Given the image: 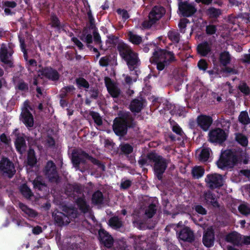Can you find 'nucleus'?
I'll return each mask as SVG.
<instances>
[{"mask_svg": "<svg viewBox=\"0 0 250 250\" xmlns=\"http://www.w3.org/2000/svg\"><path fill=\"white\" fill-rule=\"evenodd\" d=\"M207 14L211 18H216L221 14L220 10L214 8H210L207 11Z\"/></svg>", "mask_w": 250, "mask_h": 250, "instance_id": "nucleus-44", "label": "nucleus"}, {"mask_svg": "<svg viewBox=\"0 0 250 250\" xmlns=\"http://www.w3.org/2000/svg\"><path fill=\"white\" fill-rule=\"evenodd\" d=\"M4 5L7 7L14 8L16 6L17 4L14 1H6L4 2Z\"/></svg>", "mask_w": 250, "mask_h": 250, "instance_id": "nucleus-63", "label": "nucleus"}, {"mask_svg": "<svg viewBox=\"0 0 250 250\" xmlns=\"http://www.w3.org/2000/svg\"><path fill=\"white\" fill-rule=\"evenodd\" d=\"M179 237L180 239L188 242H192L194 240V234L188 228L183 229L179 233Z\"/></svg>", "mask_w": 250, "mask_h": 250, "instance_id": "nucleus-22", "label": "nucleus"}, {"mask_svg": "<svg viewBox=\"0 0 250 250\" xmlns=\"http://www.w3.org/2000/svg\"><path fill=\"white\" fill-rule=\"evenodd\" d=\"M0 170L9 178L12 177L16 172L13 163L6 157H2L0 161Z\"/></svg>", "mask_w": 250, "mask_h": 250, "instance_id": "nucleus-8", "label": "nucleus"}, {"mask_svg": "<svg viewBox=\"0 0 250 250\" xmlns=\"http://www.w3.org/2000/svg\"><path fill=\"white\" fill-rule=\"evenodd\" d=\"M149 160L152 161L154 164V170L157 178L161 180L163 178V174L164 173L167 165V161L162 156L154 153L147 154Z\"/></svg>", "mask_w": 250, "mask_h": 250, "instance_id": "nucleus-6", "label": "nucleus"}, {"mask_svg": "<svg viewBox=\"0 0 250 250\" xmlns=\"http://www.w3.org/2000/svg\"><path fill=\"white\" fill-rule=\"evenodd\" d=\"M223 71L228 73H232L236 74L237 73V71L236 69L231 68L229 67H226L223 69Z\"/></svg>", "mask_w": 250, "mask_h": 250, "instance_id": "nucleus-61", "label": "nucleus"}, {"mask_svg": "<svg viewBox=\"0 0 250 250\" xmlns=\"http://www.w3.org/2000/svg\"><path fill=\"white\" fill-rule=\"evenodd\" d=\"M99 235V240L102 244L108 248L112 247L113 244V239L108 233L104 230H100Z\"/></svg>", "mask_w": 250, "mask_h": 250, "instance_id": "nucleus-16", "label": "nucleus"}, {"mask_svg": "<svg viewBox=\"0 0 250 250\" xmlns=\"http://www.w3.org/2000/svg\"><path fill=\"white\" fill-rule=\"evenodd\" d=\"M109 225L114 229H119L122 227V221L117 217L114 216L109 220Z\"/></svg>", "mask_w": 250, "mask_h": 250, "instance_id": "nucleus-33", "label": "nucleus"}, {"mask_svg": "<svg viewBox=\"0 0 250 250\" xmlns=\"http://www.w3.org/2000/svg\"><path fill=\"white\" fill-rule=\"evenodd\" d=\"M242 245H250V235L242 236Z\"/></svg>", "mask_w": 250, "mask_h": 250, "instance_id": "nucleus-59", "label": "nucleus"}, {"mask_svg": "<svg viewBox=\"0 0 250 250\" xmlns=\"http://www.w3.org/2000/svg\"><path fill=\"white\" fill-rule=\"evenodd\" d=\"M211 50V45L207 42H204L198 45L197 51L202 56H206Z\"/></svg>", "mask_w": 250, "mask_h": 250, "instance_id": "nucleus-24", "label": "nucleus"}, {"mask_svg": "<svg viewBox=\"0 0 250 250\" xmlns=\"http://www.w3.org/2000/svg\"><path fill=\"white\" fill-rule=\"evenodd\" d=\"M19 205L22 211L29 217L34 218L37 215V213L35 210L29 208L24 204L20 203Z\"/></svg>", "mask_w": 250, "mask_h": 250, "instance_id": "nucleus-30", "label": "nucleus"}, {"mask_svg": "<svg viewBox=\"0 0 250 250\" xmlns=\"http://www.w3.org/2000/svg\"><path fill=\"white\" fill-rule=\"evenodd\" d=\"M77 204L80 209L84 213H89L90 212V208L89 206L87 204L85 200L83 198H78L76 201Z\"/></svg>", "mask_w": 250, "mask_h": 250, "instance_id": "nucleus-25", "label": "nucleus"}, {"mask_svg": "<svg viewBox=\"0 0 250 250\" xmlns=\"http://www.w3.org/2000/svg\"><path fill=\"white\" fill-rule=\"evenodd\" d=\"M242 154L244 153L230 150H226L222 154L217 162L218 167L221 168L227 167H231L238 162L241 161V157Z\"/></svg>", "mask_w": 250, "mask_h": 250, "instance_id": "nucleus-3", "label": "nucleus"}, {"mask_svg": "<svg viewBox=\"0 0 250 250\" xmlns=\"http://www.w3.org/2000/svg\"><path fill=\"white\" fill-rule=\"evenodd\" d=\"M212 122V118L208 116L201 115L197 118L198 125L205 131H207L208 129Z\"/></svg>", "mask_w": 250, "mask_h": 250, "instance_id": "nucleus-19", "label": "nucleus"}, {"mask_svg": "<svg viewBox=\"0 0 250 250\" xmlns=\"http://www.w3.org/2000/svg\"><path fill=\"white\" fill-rule=\"evenodd\" d=\"M124 59L126 62L127 64L131 70L134 69L139 61L137 54L134 52L133 50L126 56Z\"/></svg>", "mask_w": 250, "mask_h": 250, "instance_id": "nucleus-17", "label": "nucleus"}, {"mask_svg": "<svg viewBox=\"0 0 250 250\" xmlns=\"http://www.w3.org/2000/svg\"><path fill=\"white\" fill-rule=\"evenodd\" d=\"M93 36L95 42L97 44H100L101 42V40L99 34L96 31H94Z\"/></svg>", "mask_w": 250, "mask_h": 250, "instance_id": "nucleus-60", "label": "nucleus"}, {"mask_svg": "<svg viewBox=\"0 0 250 250\" xmlns=\"http://www.w3.org/2000/svg\"><path fill=\"white\" fill-rule=\"evenodd\" d=\"M205 182L207 187L210 189H214L223 185V178L221 175L214 173L208 174Z\"/></svg>", "mask_w": 250, "mask_h": 250, "instance_id": "nucleus-9", "label": "nucleus"}, {"mask_svg": "<svg viewBox=\"0 0 250 250\" xmlns=\"http://www.w3.org/2000/svg\"><path fill=\"white\" fill-rule=\"evenodd\" d=\"M179 10L184 17H189L196 11L195 7L187 2H180L179 3Z\"/></svg>", "mask_w": 250, "mask_h": 250, "instance_id": "nucleus-12", "label": "nucleus"}, {"mask_svg": "<svg viewBox=\"0 0 250 250\" xmlns=\"http://www.w3.org/2000/svg\"><path fill=\"white\" fill-rule=\"evenodd\" d=\"M15 144L17 150L21 154H22L25 151L26 145L25 139L23 137L21 136H17L15 140Z\"/></svg>", "mask_w": 250, "mask_h": 250, "instance_id": "nucleus-23", "label": "nucleus"}, {"mask_svg": "<svg viewBox=\"0 0 250 250\" xmlns=\"http://www.w3.org/2000/svg\"><path fill=\"white\" fill-rule=\"evenodd\" d=\"M117 12L125 20H126L129 18V15L127 11L125 9H118Z\"/></svg>", "mask_w": 250, "mask_h": 250, "instance_id": "nucleus-51", "label": "nucleus"}, {"mask_svg": "<svg viewBox=\"0 0 250 250\" xmlns=\"http://www.w3.org/2000/svg\"><path fill=\"white\" fill-rule=\"evenodd\" d=\"M143 102L138 99L133 100L130 103V109L132 112H139L143 108Z\"/></svg>", "mask_w": 250, "mask_h": 250, "instance_id": "nucleus-27", "label": "nucleus"}, {"mask_svg": "<svg viewBox=\"0 0 250 250\" xmlns=\"http://www.w3.org/2000/svg\"><path fill=\"white\" fill-rule=\"evenodd\" d=\"M175 61L173 53L165 50L155 51L150 59L151 63H155L158 70L161 71L167 67L171 63Z\"/></svg>", "mask_w": 250, "mask_h": 250, "instance_id": "nucleus-1", "label": "nucleus"}, {"mask_svg": "<svg viewBox=\"0 0 250 250\" xmlns=\"http://www.w3.org/2000/svg\"><path fill=\"white\" fill-rule=\"evenodd\" d=\"M11 56V53H8L7 49L4 46H2L0 51V59L4 64H7L9 67H14L13 63L9 59Z\"/></svg>", "mask_w": 250, "mask_h": 250, "instance_id": "nucleus-18", "label": "nucleus"}, {"mask_svg": "<svg viewBox=\"0 0 250 250\" xmlns=\"http://www.w3.org/2000/svg\"><path fill=\"white\" fill-rule=\"evenodd\" d=\"M198 66L200 69L205 70L207 68V63L204 60H201L198 63Z\"/></svg>", "mask_w": 250, "mask_h": 250, "instance_id": "nucleus-56", "label": "nucleus"}, {"mask_svg": "<svg viewBox=\"0 0 250 250\" xmlns=\"http://www.w3.org/2000/svg\"><path fill=\"white\" fill-rule=\"evenodd\" d=\"M20 190L22 195L27 198H29L33 196L30 189L25 184L21 186Z\"/></svg>", "mask_w": 250, "mask_h": 250, "instance_id": "nucleus-41", "label": "nucleus"}, {"mask_svg": "<svg viewBox=\"0 0 250 250\" xmlns=\"http://www.w3.org/2000/svg\"><path fill=\"white\" fill-rule=\"evenodd\" d=\"M239 90L245 95H249L250 93V89L245 83H241L238 86Z\"/></svg>", "mask_w": 250, "mask_h": 250, "instance_id": "nucleus-49", "label": "nucleus"}, {"mask_svg": "<svg viewBox=\"0 0 250 250\" xmlns=\"http://www.w3.org/2000/svg\"><path fill=\"white\" fill-rule=\"evenodd\" d=\"M19 38H20V43H21V48L22 50L23 51V52L24 53V58H25V59L26 60H27V54L26 50L25 49V43H24V41L23 39H22L20 36H19Z\"/></svg>", "mask_w": 250, "mask_h": 250, "instance_id": "nucleus-53", "label": "nucleus"}, {"mask_svg": "<svg viewBox=\"0 0 250 250\" xmlns=\"http://www.w3.org/2000/svg\"><path fill=\"white\" fill-rule=\"evenodd\" d=\"M33 184L34 188L38 189L39 190L46 191L47 190L46 185L40 177L35 179L33 181Z\"/></svg>", "mask_w": 250, "mask_h": 250, "instance_id": "nucleus-29", "label": "nucleus"}, {"mask_svg": "<svg viewBox=\"0 0 250 250\" xmlns=\"http://www.w3.org/2000/svg\"><path fill=\"white\" fill-rule=\"evenodd\" d=\"M235 140L242 146H245L248 145V139L246 136L242 134L238 133L236 134Z\"/></svg>", "mask_w": 250, "mask_h": 250, "instance_id": "nucleus-38", "label": "nucleus"}, {"mask_svg": "<svg viewBox=\"0 0 250 250\" xmlns=\"http://www.w3.org/2000/svg\"><path fill=\"white\" fill-rule=\"evenodd\" d=\"M147 160H149V159L147 155L146 156L142 157L138 161V163L141 167H143L147 164Z\"/></svg>", "mask_w": 250, "mask_h": 250, "instance_id": "nucleus-58", "label": "nucleus"}, {"mask_svg": "<svg viewBox=\"0 0 250 250\" xmlns=\"http://www.w3.org/2000/svg\"><path fill=\"white\" fill-rule=\"evenodd\" d=\"M165 9L159 6H155L149 14L148 21H145L143 26L145 28H149L158 21L165 14Z\"/></svg>", "mask_w": 250, "mask_h": 250, "instance_id": "nucleus-7", "label": "nucleus"}, {"mask_svg": "<svg viewBox=\"0 0 250 250\" xmlns=\"http://www.w3.org/2000/svg\"><path fill=\"white\" fill-rule=\"evenodd\" d=\"M168 38L173 42L178 43L180 39L179 34L174 31H170L168 33Z\"/></svg>", "mask_w": 250, "mask_h": 250, "instance_id": "nucleus-42", "label": "nucleus"}, {"mask_svg": "<svg viewBox=\"0 0 250 250\" xmlns=\"http://www.w3.org/2000/svg\"><path fill=\"white\" fill-rule=\"evenodd\" d=\"M103 193L99 190L94 192L92 195V201L95 204H101L103 203Z\"/></svg>", "mask_w": 250, "mask_h": 250, "instance_id": "nucleus-34", "label": "nucleus"}, {"mask_svg": "<svg viewBox=\"0 0 250 250\" xmlns=\"http://www.w3.org/2000/svg\"><path fill=\"white\" fill-rule=\"evenodd\" d=\"M230 55L228 52L224 51L220 53L219 60L221 63L224 66H226L230 62Z\"/></svg>", "mask_w": 250, "mask_h": 250, "instance_id": "nucleus-32", "label": "nucleus"}, {"mask_svg": "<svg viewBox=\"0 0 250 250\" xmlns=\"http://www.w3.org/2000/svg\"><path fill=\"white\" fill-rule=\"evenodd\" d=\"M117 49L123 59L132 50L130 46L124 43H119L117 46Z\"/></svg>", "mask_w": 250, "mask_h": 250, "instance_id": "nucleus-26", "label": "nucleus"}, {"mask_svg": "<svg viewBox=\"0 0 250 250\" xmlns=\"http://www.w3.org/2000/svg\"><path fill=\"white\" fill-rule=\"evenodd\" d=\"M239 121L243 124H248L250 123V119L247 112H242L239 117Z\"/></svg>", "mask_w": 250, "mask_h": 250, "instance_id": "nucleus-43", "label": "nucleus"}, {"mask_svg": "<svg viewBox=\"0 0 250 250\" xmlns=\"http://www.w3.org/2000/svg\"><path fill=\"white\" fill-rule=\"evenodd\" d=\"M204 169L200 166L195 167L192 170L193 176L195 178H199L203 176Z\"/></svg>", "mask_w": 250, "mask_h": 250, "instance_id": "nucleus-37", "label": "nucleus"}, {"mask_svg": "<svg viewBox=\"0 0 250 250\" xmlns=\"http://www.w3.org/2000/svg\"><path fill=\"white\" fill-rule=\"evenodd\" d=\"M214 240V235L212 227H210L204 232L203 243L207 247L213 245Z\"/></svg>", "mask_w": 250, "mask_h": 250, "instance_id": "nucleus-15", "label": "nucleus"}, {"mask_svg": "<svg viewBox=\"0 0 250 250\" xmlns=\"http://www.w3.org/2000/svg\"><path fill=\"white\" fill-rule=\"evenodd\" d=\"M28 164L31 166H34L37 163V159L35 155V151L33 149L30 148L27 156Z\"/></svg>", "mask_w": 250, "mask_h": 250, "instance_id": "nucleus-35", "label": "nucleus"}, {"mask_svg": "<svg viewBox=\"0 0 250 250\" xmlns=\"http://www.w3.org/2000/svg\"><path fill=\"white\" fill-rule=\"evenodd\" d=\"M62 210L63 212L57 211L52 213L54 220L59 226L67 225L77 217V210L74 208L64 207Z\"/></svg>", "mask_w": 250, "mask_h": 250, "instance_id": "nucleus-2", "label": "nucleus"}, {"mask_svg": "<svg viewBox=\"0 0 250 250\" xmlns=\"http://www.w3.org/2000/svg\"><path fill=\"white\" fill-rule=\"evenodd\" d=\"M216 27L213 25H209L206 27V32L208 34L212 35L214 34L216 32Z\"/></svg>", "mask_w": 250, "mask_h": 250, "instance_id": "nucleus-54", "label": "nucleus"}, {"mask_svg": "<svg viewBox=\"0 0 250 250\" xmlns=\"http://www.w3.org/2000/svg\"><path fill=\"white\" fill-rule=\"evenodd\" d=\"M21 115L22 121L27 127H31L33 126V117L26 107L23 110Z\"/></svg>", "mask_w": 250, "mask_h": 250, "instance_id": "nucleus-20", "label": "nucleus"}, {"mask_svg": "<svg viewBox=\"0 0 250 250\" xmlns=\"http://www.w3.org/2000/svg\"><path fill=\"white\" fill-rule=\"evenodd\" d=\"M204 198L208 204H211L214 207H218V204L215 197L210 191H207L204 193Z\"/></svg>", "mask_w": 250, "mask_h": 250, "instance_id": "nucleus-31", "label": "nucleus"}, {"mask_svg": "<svg viewBox=\"0 0 250 250\" xmlns=\"http://www.w3.org/2000/svg\"><path fill=\"white\" fill-rule=\"evenodd\" d=\"M209 140L211 142L222 143L226 139L225 131L220 128H216L211 131L209 133Z\"/></svg>", "mask_w": 250, "mask_h": 250, "instance_id": "nucleus-11", "label": "nucleus"}, {"mask_svg": "<svg viewBox=\"0 0 250 250\" xmlns=\"http://www.w3.org/2000/svg\"><path fill=\"white\" fill-rule=\"evenodd\" d=\"M76 82L79 87H83L85 88L89 87V85L88 82L83 78L77 79Z\"/></svg>", "mask_w": 250, "mask_h": 250, "instance_id": "nucleus-48", "label": "nucleus"}, {"mask_svg": "<svg viewBox=\"0 0 250 250\" xmlns=\"http://www.w3.org/2000/svg\"><path fill=\"white\" fill-rule=\"evenodd\" d=\"M132 121L129 113H124L120 118L115 119L113 125V130L118 135H125L126 133L127 126L131 125Z\"/></svg>", "mask_w": 250, "mask_h": 250, "instance_id": "nucleus-4", "label": "nucleus"}, {"mask_svg": "<svg viewBox=\"0 0 250 250\" xmlns=\"http://www.w3.org/2000/svg\"><path fill=\"white\" fill-rule=\"evenodd\" d=\"M87 160H89L94 164L97 165L100 164L98 160L81 150H75L72 153L71 160L73 166L77 169H79L82 172L85 170V168H83V169H80V164H85Z\"/></svg>", "mask_w": 250, "mask_h": 250, "instance_id": "nucleus-5", "label": "nucleus"}, {"mask_svg": "<svg viewBox=\"0 0 250 250\" xmlns=\"http://www.w3.org/2000/svg\"><path fill=\"white\" fill-rule=\"evenodd\" d=\"M90 97L94 99H96L98 96V90L95 87H91L89 90Z\"/></svg>", "mask_w": 250, "mask_h": 250, "instance_id": "nucleus-52", "label": "nucleus"}, {"mask_svg": "<svg viewBox=\"0 0 250 250\" xmlns=\"http://www.w3.org/2000/svg\"><path fill=\"white\" fill-rule=\"evenodd\" d=\"M131 182L129 180H126L121 184V187L124 189H126L130 186Z\"/></svg>", "mask_w": 250, "mask_h": 250, "instance_id": "nucleus-64", "label": "nucleus"}, {"mask_svg": "<svg viewBox=\"0 0 250 250\" xmlns=\"http://www.w3.org/2000/svg\"><path fill=\"white\" fill-rule=\"evenodd\" d=\"M129 41L133 44H139L142 41V37L132 32L128 33Z\"/></svg>", "mask_w": 250, "mask_h": 250, "instance_id": "nucleus-36", "label": "nucleus"}, {"mask_svg": "<svg viewBox=\"0 0 250 250\" xmlns=\"http://www.w3.org/2000/svg\"><path fill=\"white\" fill-rule=\"evenodd\" d=\"M156 206L151 204L149 205L146 209L145 215L148 218H151L154 214L156 213Z\"/></svg>", "mask_w": 250, "mask_h": 250, "instance_id": "nucleus-39", "label": "nucleus"}, {"mask_svg": "<svg viewBox=\"0 0 250 250\" xmlns=\"http://www.w3.org/2000/svg\"><path fill=\"white\" fill-rule=\"evenodd\" d=\"M209 156V150L208 148H203L199 154V160L202 162H206Z\"/></svg>", "mask_w": 250, "mask_h": 250, "instance_id": "nucleus-40", "label": "nucleus"}, {"mask_svg": "<svg viewBox=\"0 0 250 250\" xmlns=\"http://www.w3.org/2000/svg\"><path fill=\"white\" fill-rule=\"evenodd\" d=\"M18 88L21 90H27L28 86L23 82H20L18 84Z\"/></svg>", "mask_w": 250, "mask_h": 250, "instance_id": "nucleus-62", "label": "nucleus"}, {"mask_svg": "<svg viewBox=\"0 0 250 250\" xmlns=\"http://www.w3.org/2000/svg\"><path fill=\"white\" fill-rule=\"evenodd\" d=\"M195 209L197 212L201 214H206L207 213L205 208L200 205L195 206Z\"/></svg>", "mask_w": 250, "mask_h": 250, "instance_id": "nucleus-57", "label": "nucleus"}, {"mask_svg": "<svg viewBox=\"0 0 250 250\" xmlns=\"http://www.w3.org/2000/svg\"><path fill=\"white\" fill-rule=\"evenodd\" d=\"M83 190V187L77 184H68L66 188L65 193L70 197L75 198L81 194Z\"/></svg>", "mask_w": 250, "mask_h": 250, "instance_id": "nucleus-13", "label": "nucleus"}, {"mask_svg": "<svg viewBox=\"0 0 250 250\" xmlns=\"http://www.w3.org/2000/svg\"><path fill=\"white\" fill-rule=\"evenodd\" d=\"M94 120L95 123L98 125H101L103 124V121L101 117L99 115V113L93 111H91L89 113Z\"/></svg>", "mask_w": 250, "mask_h": 250, "instance_id": "nucleus-45", "label": "nucleus"}, {"mask_svg": "<svg viewBox=\"0 0 250 250\" xmlns=\"http://www.w3.org/2000/svg\"><path fill=\"white\" fill-rule=\"evenodd\" d=\"M43 172L45 176L51 182H56L58 178V172L56 167L52 161H48L44 169Z\"/></svg>", "mask_w": 250, "mask_h": 250, "instance_id": "nucleus-10", "label": "nucleus"}, {"mask_svg": "<svg viewBox=\"0 0 250 250\" xmlns=\"http://www.w3.org/2000/svg\"><path fill=\"white\" fill-rule=\"evenodd\" d=\"M120 147L122 152L125 154H129L133 151V147L128 144L121 145Z\"/></svg>", "mask_w": 250, "mask_h": 250, "instance_id": "nucleus-46", "label": "nucleus"}, {"mask_svg": "<svg viewBox=\"0 0 250 250\" xmlns=\"http://www.w3.org/2000/svg\"><path fill=\"white\" fill-rule=\"evenodd\" d=\"M238 209L243 215H248L250 214V205H241L239 207Z\"/></svg>", "mask_w": 250, "mask_h": 250, "instance_id": "nucleus-47", "label": "nucleus"}, {"mask_svg": "<svg viewBox=\"0 0 250 250\" xmlns=\"http://www.w3.org/2000/svg\"><path fill=\"white\" fill-rule=\"evenodd\" d=\"M226 241L236 246H242V236L236 232H233L227 235Z\"/></svg>", "mask_w": 250, "mask_h": 250, "instance_id": "nucleus-21", "label": "nucleus"}, {"mask_svg": "<svg viewBox=\"0 0 250 250\" xmlns=\"http://www.w3.org/2000/svg\"><path fill=\"white\" fill-rule=\"evenodd\" d=\"M42 74L53 81L58 80L59 78V74L58 72L52 69H44L42 71Z\"/></svg>", "mask_w": 250, "mask_h": 250, "instance_id": "nucleus-28", "label": "nucleus"}, {"mask_svg": "<svg viewBox=\"0 0 250 250\" xmlns=\"http://www.w3.org/2000/svg\"><path fill=\"white\" fill-rule=\"evenodd\" d=\"M134 225L140 229H145V225L144 223L141 220H134L133 222Z\"/></svg>", "mask_w": 250, "mask_h": 250, "instance_id": "nucleus-55", "label": "nucleus"}, {"mask_svg": "<svg viewBox=\"0 0 250 250\" xmlns=\"http://www.w3.org/2000/svg\"><path fill=\"white\" fill-rule=\"evenodd\" d=\"M105 83L107 90L113 98H117L121 93V90L117 85L113 83L109 78H105Z\"/></svg>", "mask_w": 250, "mask_h": 250, "instance_id": "nucleus-14", "label": "nucleus"}, {"mask_svg": "<svg viewBox=\"0 0 250 250\" xmlns=\"http://www.w3.org/2000/svg\"><path fill=\"white\" fill-rule=\"evenodd\" d=\"M188 22V20L187 19H181L178 24L181 32L185 33V29L187 27V24Z\"/></svg>", "mask_w": 250, "mask_h": 250, "instance_id": "nucleus-50", "label": "nucleus"}]
</instances>
